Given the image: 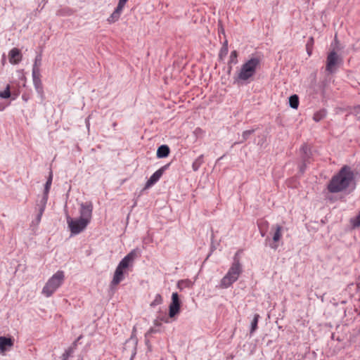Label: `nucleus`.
<instances>
[{"label":"nucleus","mask_w":360,"mask_h":360,"mask_svg":"<svg viewBox=\"0 0 360 360\" xmlns=\"http://www.w3.org/2000/svg\"><path fill=\"white\" fill-rule=\"evenodd\" d=\"M354 175L349 167L343 166L339 172L333 176L328 185L329 192L335 193L346 190L354 181Z\"/></svg>","instance_id":"nucleus-1"},{"label":"nucleus","mask_w":360,"mask_h":360,"mask_svg":"<svg viewBox=\"0 0 360 360\" xmlns=\"http://www.w3.org/2000/svg\"><path fill=\"white\" fill-rule=\"evenodd\" d=\"M259 65L260 59L259 58L253 57L250 58L241 65L240 70L234 77V82L238 84L249 82L256 74Z\"/></svg>","instance_id":"nucleus-2"},{"label":"nucleus","mask_w":360,"mask_h":360,"mask_svg":"<svg viewBox=\"0 0 360 360\" xmlns=\"http://www.w3.org/2000/svg\"><path fill=\"white\" fill-rule=\"evenodd\" d=\"M242 271V265L239 259L235 256L233 264L220 281V288L224 289L230 287L238 279Z\"/></svg>","instance_id":"nucleus-3"},{"label":"nucleus","mask_w":360,"mask_h":360,"mask_svg":"<svg viewBox=\"0 0 360 360\" xmlns=\"http://www.w3.org/2000/svg\"><path fill=\"white\" fill-rule=\"evenodd\" d=\"M65 274L63 271H58L46 282L42 289V294L46 297H51L64 281Z\"/></svg>","instance_id":"nucleus-4"},{"label":"nucleus","mask_w":360,"mask_h":360,"mask_svg":"<svg viewBox=\"0 0 360 360\" xmlns=\"http://www.w3.org/2000/svg\"><path fill=\"white\" fill-rule=\"evenodd\" d=\"M342 63V58L335 51L333 50L330 51L326 58V71L329 74L335 72Z\"/></svg>","instance_id":"nucleus-5"},{"label":"nucleus","mask_w":360,"mask_h":360,"mask_svg":"<svg viewBox=\"0 0 360 360\" xmlns=\"http://www.w3.org/2000/svg\"><path fill=\"white\" fill-rule=\"evenodd\" d=\"M67 223L72 235H77L83 231L89 223L83 219H73L70 216L67 217Z\"/></svg>","instance_id":"nucleus-6"},{"label":"nucleus","mask_w":360,"mask_h":360,"mask_svg":"<svg viewBox=\"0 0 360 360\" xmlns=\"http://www.w3.org/2000/svg\"><path fill=\"white\" fill-rule=\"evenodd\" d=\"M181 302L177 292H173L172 295V302L169 306V317L174 318L179 314Z\"/></svg>","instance_id":"nucleus-7"},{"label":"nucleus","mask_w":360,"mask_h":360,"mask_svg":"<svg viewBox=\"0 0 360 360\" xmlns=\"http://www.w3.org/2000/svg\"><path fill=\"white\" fill-rule=\"evenodd\" d=\"M93 205L91 202H82L80 204L79 209V218L84 220H87L90 223L92 217Z\"/></svg>","instance_id":"nucleus-8"},{"label":"nucleus","mask_w":360,"mask_h":360,"mask_svg":"<svg viewBox=\"0 0 360 360\" xmlns=\"http://www.w3.org/2000/svg\"><path fill=\"white\" fill-rule=\"evenodd\" d=\"M169 165H165L154 172L145 184L144 189H148L155 184L161 178Z\"/></svg>","instance_id":"nucleus-9"},{"label":"nucleus","mask_w":360,"mask_h":360,"mask_svg":"<svg viewBox=\"0 0 360 360\" xmlns=\"http://www.w3.org/2000/svg\"><path fill=\"white\" fill-rule=\"evenodd\" d=\"M282 229L283 227L279 224H276L271 227V231H274L272 242L269 244V246L273 250H276L278 247V242L282 238Z\"/></svg>","instance_id":"nucleus-10"},{"label":"nucleus","mask_w":360,"mask_h":360,"mask_svg":"<svg viewBox=\"0 0 360 360\" xmlns=\"http://www.w3.org/2000/svg\"><path fill=\"white\" fill-rule=\"evenodd\" d=\"M137 257V251L136 250H131L127 255L119 263L117 266L125 269H127L134 262V259Z\"/></svg>","instance_id":"nucleus-11"},{"label":"nucleus","mask_w":360,"mask_h":360,"mask_svg":"<svg viewBox=\"0 0 360 360\" xmlns=\"http://www.w3.org/2000/svg\"><path fill=\"white\" fill-rule=\"evenodd\" d=\"M32 81L33 84L34 86V89L37 91V93L39 95L41 100H44V88L41 82V75H32Z\"/></svg>","instance_id":"nucleus-12"},{"label":"nucleus","mask_w":360,"mask_h":360,"mask_svg":"<svg viewBox=\"0 0 360 360\" xmlns=\"http://www.w3.org/2000/svg\"><path fill=\"white\" fill-rule=\"evenodd\" d=\"M125 5L121 4L120 2H118V4L113 11V13L110 15V16L108 18V22L109 23H114L116 21H117L121 15V13L123 11L124 7Z\"/></svg>","instance_id":"nucleus-13"},{"label":"nucleus","mask_w":360,"mask_h":360,"mask_svg":"<svg viewBox=\"0 0 360 360\" xmlns=\"http://www.w3.org/2000/svg\"><path fill=\"white\" fill-rule=\"evenodd\" d=\"M13 345V341L10 338L0 336V353L4 354Z\"/></svg>","instance_id":"nucleus-14"},{"label":"nucleus","mask_w":360,"mask_h":360,"mask_svg":"<svg viewBox=\"0 0 360 360\" xmlns=\"http://www.w3.org/2000/svg\"><path fill=\"white\" fill-rule=\"evenodd\" d=\"M9 62L11 64H18L22 60V55L20 51L17 48L12 49L8 53Z\"/></svg>","instance_id":"nucleus-15"},{"label":"nucleus","mask_w":360,"mask_h":360,"mask_svg":"<svg viewBox=\"0 0 360 360\" xmlns=\"http://www.w3.org/2000/svg\"><path fill=\"white\" fill-rule=\"evenodd\" d=\"M124 270L123 269L117 266L114 273L113 278L111 281L112 285H118L124 279Z\"/></svg>","instance_id":"nucleus-16"},{"label":"nucleus","mask_w":360,"mask_h":360,"mask_svg":"<svg viewBox=\"0 0 360 360\" xmlns=\"http://www.w3.org/2000/svg\"><path fill=\"white\" fill-rule=\"evenodd\" d=\"M41 55L38 54L34 58V64L32 65V75H41Z\"/></svg>","instance_id":"nucleus-17"},{"label":"nucleus","mask_w":360,"mask_h":360,"mask_svg":"<svg viewBox=\"0 0 360 360\" xmlns=\"http://www.w3.org/2000/svg\"><path fill=\"white\" fill-rule=\"evenodd\" d=\"M169 152L170 150L168 146L162 145L158 147L156 155L158 158H163L167 157L169 154Z\"/></svg>","instance_id":"nucleus-18"},{"label":"nucleus","mask_w":360,"mask_h":360,"mask_svg":"<svg viewBox=\"0 0 360 360\" xmlns=\"http://www.w3.org/2000/svg\"><path fill=\"white\" fill-rule=\"evenodd\" d=\"M259 318H260L259 314H255L254 315V318L251 322V327H250V335H252L257 329V324H258Z\"/></svg>","instance_id":"nucleus-19"},{"label":"nucleus","mask_w":360,"mask_h":360,"mask_svg":"<svg viewBox=\"0 0 360 360\" xmlns=\"http://www.w3.org/2000/svg\"><path fill=\"white\" fill-rule=\"evenodd\" d=\"M326 116V111L324 109L320 110L314 114L313 120L318 122Z\"/></svg>","instance_id":"nucleus-20"},{"label":"nucleus","mask_w":360,"mask_h":360,"mask_svg":"<svg viewBox=\"0 0 360 360\" xmlns=\"http://www.w3.org/2000/svg\"><path fill=\"white\" fill-rule=\"evenodd\" d=\"M289 104L290 106L293 109H297L298 108L299 98L296 94L290 96Z\"/></svg>","instance_id":"nucleus-21"},{"label":"nucleus","mask_w":360,"mask_h":360,"mask_svg":"<svg viewBox=\"0 0 360 360\" xmlns=\"http://www.w3.org/2000/svg\"><path fill=\"white\" fill-rule=\"evenodd\" d=\"M203 163V155H200L192 164V168L193 171L196 172L199 169L202 164Z\"/></svg>","instance_id":"nucleus-22"},{"label":"nucleus","mask_w":360,"mask_h":360,"mask_svg":"<svg viewBox=\"0 0 360 360\" xmlns=\"http://www.w3.org/2000/svg\"><path fill=\"white\" fill-rule=\"evenodd\" d=\"M51 184H52V174L51 173L46 184H45V186H44L43 196H46V198H48L49 192Z\"/></svg>","instance_id":"nucleus-23"},{"label":"nucleus","mask_w":360,"mask_h":360,"mask_svg":"<svg viewBox=\"0 0 360 360\" xmlns=\"http://www.w3.org/2000/svg\"><path fill=\"white\" fill-rule=\"evenodd\" d=\"M47 200H48V198H46V196H42V198H41V199L40 200V202L38 205L39 213H40L41 214H43V213H44V212L45 210L46 205V203H47Z\"/></svg>","instance_id":"nucleus-24"},{"label":"nucleus","mask_w":360,"mask_h":360,"mask_svg":"<svg viewBox=\"0 0 360 360\" xmlns=\"http://www.w3.org/2000/svg\"><path fill=\"white\" fill-rule=\"evenodd\" d=\"M162 301H163V300H162V297L161 295L160 294H157L155 295V297L154 300L150 303V306L151 307H155L157 305H160V304H161L162 303Z\"/></svg>","instance_id":"nucleus-25"},{"label":"nucleus","mask_w":360,"mask_h":360,"mask_svg":"<svg viewBox=\"0 0 360 360\" xmlns=\"http://www.w3.org/2000/svg\"><path fill=\"white\" fill-rule=\"evenodd\" d=\"M255 131V129L246 130L243 132L242 140L239 143H243L249 139L250 136Z\"/></svg>","instance_id":"nucleus-26"},{"label":"nucleus","mask_w":360,"mask_h":360,"mask_svg":"<svg viewBox=\"0 0 360 360\" xmlns=\"http://www.w3.org/2000/svg\"><path fill=\"white\" fill-rule=\"evenodd\" d=\"M268 225L269 224L266 221L258 224L262 236H265L266 231V229L268 227Z\"/></svg>","instance_id":"nucleus-27"},{"label":"nucleus","mask_w":360,"mask_h":360,"mask_svg":"<svg viewBox=\"0 0 360 360\" xmlns=\"http://www.w3.org/2000/svg\"><path fill=\"white\" fill-rule=\"evenodd\" d=\"M11 96L10 86L7 85L6 89L0 91V97L2 98H8Z\"/></svg>","instance_id":"nucleus-28"},{"label":"nucleus","mask_w":360,"mask_h":360,"mask_svg":"<svg viewBox=\"0 0 360 360\" xmlns=\"http://www.w3.org/2000/svg\"><path fill=\"white\" fill-rule=\"evenodd\" d=\"M238 52L236 51H233L231 53L229 63L236 64L238 63Z\"/></svg>","instance_id":"nucleus-29"},{"label":"nucleus","mask_w":360,"mask_h":360,"mask_svg":"<svg viewBox=\"0 0 360 360\" xmlns=\"http://www.w3.org/2000/svg\"><path fill=\"white\" fill-rule=\"evenodd\" d=\"M354 227L360 226V212L351 221Z\"/></svg>","instance_id":"nucleus-30"},{"label":"nucleus","mask_w":360,"mask_h":360,"mask_svg":"<svg viewBox=\"0 0 360 360\" xmlns=\"http://www.w3.org/2000/svg\"><path fill=\"white\" fill-rule=\"evenodd\" d=\"M73 352V350L72 348H69L68 349H67L65 353L63 354V360H67L69 356L72 354V353Z\"/></svg>","instance_id":"nucleus-31"},{"label":"nucleus","mask_w":360,"mask_h":360,"mask_svg":"<svg viewBox=\"0 0 360 360\" xmlns=\"http://www.w3.org/2000/svg\"><path fill=\"white\" fill-rule=\"evenodd\" d=\"M228 53V46H223L220 51V56L226 55Z\"/></svg>","instance_id":"nucleus-32"},{"label":"nucleus","mask_w":360,"mask_h":360,"mask_svg":"<svg viewBox=\"0 0 360 360\" xmlns=\"http://www.w3.org/2000/svg\"><path fill=\"white\" fill-rule=\"evenodd\" d=\"M301 150L304 153V154H307V150H308V147L307 146H306L305 144L303 145L301 148Z\"/></svg>","instance_id":"nucleus-33"},{"label":"nucleus","mask_w":360,"mask_h":360,"mask_svg":"<svg viewBox=\"0 0 360 360\" xmlns=\"http://www.w3.org/2000/svg\"><path fill=\"white\" fill-rule=\"evenodd\" d=\"M41 217H42V214H41L40 213H38L37 216V220L38 221H40L41 219Z\"/></svg>","instance_id":"nucleus-34"},{"label":"nucleus","mask_w":360,"mask_h":360,"mask_svg":"<svg viewBox=\"0 0 360 360\" xmlns=\"http://www.w3.org/2000/svg\"><path fill=\"white\" fill-rule=\"evenodd\" d=\"M161 320H162V321H164V322H165V323H169V318H167V317H165V318H162V319H161Z\"/></svg>","instance_id":"nucleus-35"},{"label":"nucleus","mask_w":360,"mask_h":360,"mask_svg":"<svg viewBox=\"0 0 360 360\" xmlns=\"http://www.w3.org/2000/svg\"><path fill=\"white\" fill-rule=\"evenodd\" d=\"M304 169H305V165H302V166L300 167V172H301L302 173H303V172H304Z\"/></svg>","instance_id":"nucleus-36"},{"label":"nucleus","mask_w":360,"mask_h":360,"mask_svg":"<svg viewBox=\"0 0 360 360\" xmlns=\"http://www.w3.org/2000/svg\"><path fill=\"white\" fill-rule=\"evenodd\" d=\"M128 0H119V2L125 5Z\"/></svg>","instance_id":"nucleus-37"},{"label":"nucleus","mask_w":360,"mask_h":360,"mask_svg":"<svg viewBox=\"0 0 360 360\" xmlns=\"http://www.w3.org/2000/svg\"><path fill=\"white\" fill-rule=\"evenodd\" d=\"M184 283V281H181L178 283V286H179L181 283Z\"/></svg>","instance_id":"nucleus-38"},{"label":"nucleus","mask_w":360,"mask_h":360,"mask_svg":"<svg viewBox=\"0 0 360 360\" xmlns=\"http://www.w3.org/2000/svg\"><path fill=\"white\" fill-rule=\"evenodd\" d=\"M223 46H228V42H227V41H224V43Z\"/></svg>","instance_id":"nucleus-39"},{"label":"nucleus","mask_w":360,"mask_h":360,"mask_svg":"<svg viewBox=\"0 0 360 360\" xmlns=\"http://www.w3.org/2000/svg\"><path fill=\"white\" fill-rule=\"evenodd\" d=\"M116 126H117V123H116V122H114V123L112 124V127H113L114 128H115V127H116Z\"/></svg>","instance_id":"nucleus-40"},{"label":"nucleus","mask_w":360,"mask_h":360,"mask_svg":"<svg viewBox=\"0 0 360 360\" xmlns=\"http://www.w3.org/2000/svg\"><path fill=\"white\" fill-rule=\"evenodd\" d=\"M336 39H337V36L335 35V41L336 42H338Z\"/></svg>","instance_id":"nucleus-41"}]
</instances>
